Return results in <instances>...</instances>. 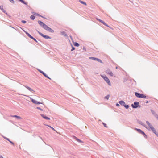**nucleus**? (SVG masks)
<instances>
[{"instance_id":"1","label":"nucleus","mask_w":158,"mask_h":158,"mask_svg":"<svg viewBox=\"0 0 158 158\" xmlns=\"http://www.w3.org/2000/svg\"><path fill=\"white\" fill-rule=\"evenodd\" d=\"M135 96L137 98H145L146 96L143 94H141L138 92L135 93Z\"/></svg>"},{"instance_id":"2","label":"nucleus","mask_w":158,"mask_h":158,"mask_svg":"<svg viewBox=\"0 0 158 158\" xmlns=\"http://www.w3.org/2000/svg\"><path fill=\"white\" fill-rule=\"evenodd\" d=\"M131 106L134 109L137 108L138 107H140L139 103L138 102H134L133 104H131Z\"/></svg>"},{"instance_id":"3","label":"nucleus","mask_w":158,"mask_h":158,"mask_svg":"<svg viewBox=\"0 0 158 158\" xmlns=\"http://www.w3.org/2000/svg\"><path fill=\"white\" fill-rule=\"evenodd\" d=\"M102 77L103 78L104 80L110 86H111V85L109 79L106 76L102 75Z\"/></svg>"},{"instance_id":"4","label":"nucleus","mask_w":158,"mask_h":158,"mask_svg":"<svg viewBox=\"0 0 158 158\" xmlns=\"http://www.w3.org/2000/svg\"><path fill=\"white\" fill-rule=\"evenodd\" d=\"M38 22L40 26L42 27L44 29L47 26V25L41 21L39 20L38 21Z\"/></svg>"},{"instance_id":"5","label":"nucleus","mask_w":158,"mask_h":158,"mask_svg":"<svg viewBox=\"0 0 158 158\" xmlns=\"http://www.w3.org/2000/svg\"><path fill=\"white\" fill-rule=\"evenodd\" d=\"M44 29L51 33H53L54 32V30H53L52 29L49 27L47 25L45 27V29Z\"/></svg>"},{"instance_id":"6","label":"nucleus","mask_w":158,"mask_h":158,"mask_svg":"<svg viewBox=\"0 0 158 158\" xmlns=\"http://www.w3.org/2000/svg\"><path fill=\"white\" fill-rule=\"evenodd\" d=\"M89 59H91V60H96V61H97L101 63H102V60H100V59H98V58H95V57H89Z\"/></svg>"},{"instance_id":"7","label":"nucleus","mask_w":158,"mask_h":158,"mask_svg":"<svg viewBox=\"0 0 158 158\" xmlns=\"http://www.w3.org/2000/svg\"><path fill=\"white\" fill-rule=\"evenodd\" d=\"M38 70L40 73L42 74L45 77L51 80V78H50L44 72L39 69H38Z\"/></svg>"},{"instance_id":"8","label":"nucleus","mask_w":158,"mask_h":158,"mask_svg":"<svg viewBox=\"0 0 158 158\" xmlns=\"http://www.w3.org/2000/svg\"><path fill=\"white\" fill-rule=\"evenodd\" d=\"M106 72L107 74L109 75L110 76L112 77L113 76V73L109 69H108L106 70Z\"/></svg>"},{"instance_id":"9","label":"nucleus","mask_w":158,"mask_h":158,"mask_svg":"<svg viewBox=\"0 0 158 158\" xmlns=\"http://www.w3.org/2000/svg\"><path fill=\"white\" fill-rule=\"evenodd\" d=\"M30 99L31 101L32 102V103L35 104H43L42 103H41L40 102H38L35 101V100L32 98H31Z\"/></svg>"},{"instance_id":"10","label":"nucleus","mask_w":158,"mask_h":158,"mask_svg":"<svg viewBox=\"0 0 158 158\" xmlns=\"http://www.w3.org/2000/svg\"><path fill=\"white\" fill-rule=\"evenodd\" d=\"M41 36L45 39H51V37L50 36L44 35L43 34H41Z\"/></svg>"},{"instance_id":"11","label":"nucleus","mask_w":158,"mask_h":158,"mask_svg":"<svg viewBox=\"0 0 158 158\" xmlns=\"http://www.w3.org/2000/svg\"><path fill=\"white\" fill-rule=\"evenodd\" d=\"M0 9L4 13L6 14L7 15H9L7 13L6 11L4 9L3 6L2 5H1L0 6Z\"/></svg>"},{"instance_id":"12","label":"nucleus","mask_w":158,"mask_h":158,"mask_svg":"<svg viewBox=\"0 0 158 158\" xmlns=\"http://www.w3.org/2000/svg\"><path fill=\"white\" fill-rule=\"evenodd\" d=\"M23 31L26 33V34L31 39H33V37L28 32L25 31L24 30L22 29Z\"/></svg>"},{"instance_id":"13","label":"nucleus","mask_w":158,"mask_h":158,"mask_svg":"<svg viewBox=\"0 0 158 158\" xmlns=\"http://www.w3.org/2000/svg\"><path fill=\"white\" fill-rule=\"evenodd\" d=\"M40 115L44 119L47 120H50V118L47 117L44 114H41Z\"/></svg>"},{"instance_id":"14","label":"nucleus","mask_w":158,"mask_h":158,"mask_svg":"<svg viewBox=\"0 0 158 158\" xmlns=\"http://www.w3.org/2000/svg\"><path fill=\"white\" fill-rule=\"evenodd\" d=\"M73 138L74 139H75L76 141H77L78 142H79V143H84L83 141H82V140H80V139H78L77 137H76V136H73Z\"/></svg>"},{"instance_id":"15","label":"nucleus","mask_w":158,"mask_h":158,"mask_svg":"<svg viewBox=\"0 0 158 158\" xmlns=\"http://www.w3.org/2000/svg\"><path fill=\"white\" fill-rule=\"evenodd\" d=\"M29 91L31 92H34L35 91L31 89V88L28 87L27 85L24 86Z\"/></svg>"},{"instance_id":"16","label":"nucleus","mask_w":158,"mask_h":158,"mask_svg":"<svg viewBox=\"0 0 158 158\" xmlns=\"http://www.w3.org/2000/svg\"><path fill=\"white\" fill-rule=\"evenodd\" d=\"M138 122L139 124L142 125L144 127H145L146 128L148 129L147 128V127H146V125H144L142 121H138Z\"/></svg>"},{"instance_id":"17","label":"nucleus","mask_w":158,"mask_h":158,"mask_svg":"<svg viewBox=\"0 0 158 158\" xmlns=\"http://www.w3.org/2000/svg\"><path fill=\"white\" fill-rule=\"evenodd\" d=\"M11 117H15L17 119H22L20 117L17 116V115H11Z\"/></svg>"},{"instance_id":"18","label":"nucleus","mask_w":158,"mask_h":158,"mask_svg":"<svg viewBox=\"0 0 158 158\" xmlns=\"http://www.w3.org/2000/svg\"><path fill=\"white\" fill-rule=\"evenodd\" d=\"M119 103L121 106H124L125 104V102L123 100L119 101Z\"/></svg>"},{"instance_id":"19","label":"nucleus","mask_w":158,"mask_h":158,"mask_svg":"<svg viewBox=\"0 0 158 158\" xmlns=\"http://www.w3.org/2000/svg\"><path fill=\"white\" fill-rule=\"evenodd\" d=\"M135 129L140 134H141L143 131L142 130L139 129L135 128Z\"/></svg>"},{"instance_id":"20","label":"nucleus","mask_w":158,"mask_h":158,"mask_svg":"<svg viewBox=\"0 0 158 158\" xmlns=\"http://www.w3.org/2000/svg\"><path fill=\"white\" fill-rule=\"evenodd\" d=\"M61 34L62 35H64L65 37L67 36V35L66 32L64 31H62L61 32Z\"/></svg>"},{"instance_id":"21","label":"nucleus","mask_w":158,"mask_h":158,"mask_svg":"<svg viewBox=\"0 0 158 158\" xmlns=\"http://www.w3.org/2000/svg\"><path fill=\"white\" fill-rule=\"evenodd\" d=\"M19 2H21L22 3L27 5V3L25 1L23 0H18Z\"/></svg>"},{"instance_id":"22","label":"nucleus","mask_w":158,"mask_h":158,"mask_svg":"<svg viewBox=\"0 0 158 158\" xmlns=\"http://www.w3.org/2000/svg\"><path fill=\"white\" fill-rule=\"evenodd\" d=\"M73 45H74V46L76 47H78L80 45L79 44L76 42H73Z\"/></svg>"},{"instance_id":"23","label":"nucleus","mask_w":158,"mask_h":158,"mask_svg":"<svg viewBox=\"0 0 158 158\" xmlns=\"http://www.w3.org/2000/svg\"><path fill=\"white\" fill-rule=\"evenodd\" d=\"M141 134L142 135L144 136L145 138H147V135L145 134V133L143 131Z\"/></svg>"},{"instance_id":"24","label":"nucleus","mask_w":158,"mask_h":158,"mask_svg":"<svg viewBox=\"0 0 158 158\" xmlns=\"http://www.w3.org/2000/svg\"><path fill=\"white\" fill-rule=\"evenodd\" d=\"M79 2L81 4H82L84 5H85V6H86L87 5V4L86 3V2H83V1H82L81 0H79Z\"/></svg>"},{"instance_id":"25","label":"nucleus","mask_w":158,"mask_h":158,"mask_svg":"<svg viewBox=\"0 0 158 158\" xmlns=\"http://www.w3.org/2000/svg\"><path fill=\"white\" fill-rule=\"evenodd\" d=\"M151 130L154 134H156V131L154 127L152 128Z\"/></svg>"},{"instance_id":"26","label":"nucleus","mask_w":158,"mask_h":158,"mask_svg":"<svg viewBox=\"0 0 158 158\" xmlns=\"http://www.w3.org/2000/svg\"><path fill=\"white\" fill-rule=\"evenodd\" d=\"M30 18L31 19L33 20L35 18V16L34 15H31L30 16Z\"/></svg>"},{"instance_id":"27","label":"nucleus","mask_w":158,"mask_h":158,"mask_svg":"<svg viewBox=\"0 0 158 158\" xmlns=\"http://www.w3.org/2000/svg\"><path fill=\"white\" fill-rule=\"evenodd\" d=\"M102 23L105 26H106L109 27L110 28V27L108 25V24L106 23L104 21H103Z\"/></svg>"},{"instance_id":"28","label":"nucleus","mask_w":158,"mask_h":158,"mask_svg":"<svg viewBox=\"0 0 158 158\" xmlns=\"http://www.w3.org/2000/svg\"><path fill=\"white\" fill-rule=\"evenodd\" d=\"M123 106L126 109H128L129 107V105H126V104H125H125Z\"/></svg>"},{"instance_id":"29","label":"nucleus","mask_w":158,"mask_h":158,"mask_svg":"<svg viewBox=\"0 0 158 158\" xmlns=\"http://www.w3.org/2000/svg\"><path fill=\"white\" fill-rule=\"evenodd\" d=\"M151 111L154 116L156 114L153 110L152 109L151 110Z\"/></svg>"},{"instance_id":"30","label":"nucleus","mask_w":158,"mask_h":158,"mask_svg":"<svg viewBox=\"0 0 158 158\" xmlns=\"http://www.w3.org/2000/svg\"><path fill=\"white\" fill-rule=\"evenodd\" d=\"M33 13H34V15H35L37 16H39V17H41V15H40L38 13H35V12H33Z\"/></svg>"},{"instance_id":"31","label":"nucleus","mask_w":158,"mask_h":158,"mask_svg":"<svg viewBox=\"0 0 158 158\" xmlns=\"http://www.w3.org/2000/svg\"><path fill=\"white\" fill-rule=\"evenodd\" d=\"M110 97V95L108 94L105 97V98L106 99H108Z\"/></svg>"},{"instance_id":"32","label":"nucleus","mask_w":158,"mask_h":158,"mask_svg":"<svg viewBox=\"0 0 158 158\" xmlns=\"http://www.w3.org/2000/svg\"><path fill=\"white\" fill-rule=\"evenodd\" d=\"M146 123L149 127L151 125L148 121H146Z\"/></svg>"},{"instance_id":"33","label":"nucleus","mask_w":158,"mask_h":158,"mask_svg":"<svg viewBox=\"0 0 158 158\" xmlns=\"http://www.w3.org/2000/svg\"><path fill=\"white\" fill-rule=\"evenodd\" d=\"M46 126H48V127H49L51 128L52 130H54V131H55V129L53 127H51V126H49V125H46Z\"/></svg>"},{"instance_id":"34","label":"nucleus","mask_w":158,"mask_h":158,"mask_svg":"<svg viewBox=\"0 0 158 158\" xmlns=\"http://www.w3.org/2000/svg\"><path fill=\"white\" fill-rule=\"evenodd\" d=\"M71 45L72 46V49L71 50V51H73L75 50V48L73 46L72 44H71Z\"/></svg>"},{"instance_id":"35","label":"nucleus","mask_w":158,"mask_h":158,"mask_svg":"<svg viewBox=\"0 0 158 158\" xmlns=\"http://www.w3.org/2000/svg\"><path fill=\"white\" fill-rule=\"evenodd\" d=\"M9 141L10 142V143L11 144H12V145H13L14 146H15V144H14V143L13 142H12V141H11L10 140H9Z\"/></svg>"},{"instance_id":"36","label":"nucleus","mask_w":158,"mask_h":158,"mask_svg":"<svg viewBox=\"0 0 158 158\" xmlns=\"http://www.w3.org/2000/svg\"><path fill=\"white\" fill-rule=\"evenodd\" d=\"M32 39L33 40H34L37 43H38V44H40L38 42L37 40L33 37V39Z\"/></svg>"},{"instance_id":"37","label":"nucleus","mask_w":158,"mask_h":158,"mask_svg":"<svg viewBox=\"0 0 158 158\" xmlns=\"http://www.w3.org/2000/svg\"><path fill=\"white\" fill-rule=\"evenodd\" d=\"M102 123L103 124V125L104 126V127H106V128L108 127L107 126L106 124L105 123H104L102 122Z\"/></svg>"},{"instance_id":"38","label":"nucleus","mask_w":158,"mask_h":158,"mask_svg":"<svg viewBox=\"0 0 158 158\" xmlns=\"http://www.w3.org/2000/svg\"><path fill=\"white\" fill-rule=\"evenodd\" d=\"M154 116L158 120V115L157 114H156Z\"/></svg>"},{"instance_id":"39","label":"nucleus","mask_w":158,"mask_h":158,"mask_svg":"<svg viewBox=\"0 0 158 158\" xmlns=\"http://www.w3.org/2000/svg\"><path fill=\"white\" fill-rule=\"evenodd\" d=\"M36 109H38V110H39L41 111H43V110L40 107H36Z\"/></svg>"},{"instance_id":"40","label":"nucleus","mask_w":158,"mask_h":158,"mask_svg":"<svg viewBox=\"0 0 158 158\" xmlns=\"http://www.w3.org/2000/svg\"><path fill=\"white\" fill-rule=\"evenodd\" d=\"M12 3H14L15 2L14 1V0H9Z\"/></svg>"},{"instance_id":"41","label":"nucleus","mask_w":158,"mask_h":158,"mask_svg":"<svg viewBox=\"0 0 158 158\" xmlns=\"http://www.w3.org/2000/svg\"><path fill=\"white\" fill-rule=\"evenodd\" d=\"M36 30L38 32V33H39V34L41 35V34H42V33H41V32H39L38 30H37V29H36Z\"/></svg>"},{"instance_id":"42","label":"nucleus","mask_w":158,"mask_h":158,"mask_svg":"<svg viewBox=\"0 0 158 158\" xmlns=\"http://www.w3.org/2000/svg\"><path fill=\"white\" fill-rule=\"evenodd\" d=\"M21 22L23 23H26V21L25 20H22Z\"/></svg>"},{"instance_id":"43","label":"nucleus","mask_w":158,"mask_h":158,"mask_svg":"<svg viewBox=\"0 0 158 158\" xmlns=\"http://www.w3.org/2000/svg\"><path fill=\"white\" fill-rule=\"evenodd\" d=\"M4 138L5 139H6L7 140H8V141H9V140H10V139H8V138H7V137H4Z\"/></svg>"},{"instance_id":"44","label":"nucleus","mask_w":158,"mask_h":158,"mask_svg":"<svg viewBox=\"0 0 158 158\" xmlns=\"http://www.w3.org/2000/svg\"><path fill=\"white\" fill-rule=\"evenodd\" d=\"M149 127H150L151 129L154 127L152 125H151L150 126H149Z\"/></svg>"},{"instance_id":"45","label":"nucleus","mask_w":158,"mask_h":158,"mask_svg":"<svg viewBox=\"0 0 158 158\" xmlns=\"http://www.w3.org/2000/svg\"><path fill=\"white\" fill-rule=\"evenodd\" d=\"M116 106H119V104L118 103H116Z\"/></svg>"},{"instance_id":"46","label":"nucleus","mask_w":158,"mask_h":158,"mask_svg":"<svg viewBox=\"0 0 158 158\" xmlns=\"http://www.w3.org/2000/svg\"><path fill=\"white\" fill-rule=\"evenodd\" d=\"M158 137V133H157V132H156V134H155Z\"/></svg>"},{"instance_id":"47","label":"nucleus","mask_w":158,"mask_h":158,"mask_svg":"<svg viewBox=\"0 0 158 158\" xmlns=\"http://www.w3.org/2000/svg\"><path fill=\"white\" fill-rule=\"evenodd\" d=\"M96 19H97V20L98 21H100L101 20V19H98V18H96Z\"/></svg>"},{"instance_id":"48","label":"nucleus","mask_w":158,"mask_h":158,"mask_svg":"<svg viewBox=\"0 0 158 158\" xmlns=\"http://www.w3.org/2000/svg\"><path fill=\"white\" fill-rule=\"evenodd\" d=\"M99 22L102 23L103 22V21L101 19Z\"/></svg>"},{"instance_id":"49","label":"nucleus","mask_w":158,"mask_h":158,"mask_svg":"<svg viewBox=\"0 0 158 158\" xmlns=\"http://www.w3.org/2000/svg\"><path fill=\"white\" fill-rule=\"evenodd\" d=\"M0 158H3V157L2 155H0Z\"/></svg>"},{"instance_id":"50","label":"nucleus","mask_w":158,"mask_h":158,"mask_svg":"<svg viewBox=\"0 0 158 158\" xmlns=\"http://www.w3.org/2000/svg\"><path fill=\"white\" fill-rule=\"evenodd\" d=\"M148 101H146V103H147L148 102Z\"/></svg>"},{"instance_id":"51","label":"nucleus","mask_w":158,"mask_h":158,"mask_svg":"<svg viewBox=\"0 0 158 158\" xmlns=\"http://www.w3.org/2000/svg\"><path fill=\"white\" fill-rule=\"evenodd\" d=\"M41 17H42L43 18L46 19V18H45V17H43V16H42V15H41Z\"/></svg>"},{"instance_id":"52","label":"nucleus","mask_w":158,"mask_h":158,"mask_svg":"<svg viewBox=\"0 0 158 158\" xmlns=\"http://www.w3.org/2000/svg\"><path fill=\"white\" fill-rule=\"evenodd\" d=\"M21 95H23V96H27V95H24V94H21Z\"/></svg>"},{"instance_id":"53","label":"nucleus","mask_w":158,"mask_h":158,"mask_svg":"<svg viewBox=\"0 0 158 158\" xmlns=\"http://www.w3.org/2000/svg\"><path fill=\"white\" fill-rule=\"evenodd\" d=\"M118 68V67H116V69H117Z\"/></svg>"},{"instance_id":"54","label":"nucleus","mask_w":158,"mask_h":158,"mask_svg":"<svg viewBox=\"0 0 158 158\" xmlns=\"http://www.w3.org/2000/svg\"><path fill=\"white\" fill-rule=\"evenodd\" d=\"M12 27V28H14V29H15V28L14 27Z\"/></svg>"},{"instance_id":"55","label":"nucleus","mask_w":158,"mask_h":158,"mask_svg":"<svg viewBox=\"0 0 158 158\" xmlns=\"http://www.w3.org/2000/svg\"><path fill=\"white\" fill-rule=\"evenodd\" d=\"M40 138L41 139H42V138L40 137Z\"/></svg>"}]
</instances>
